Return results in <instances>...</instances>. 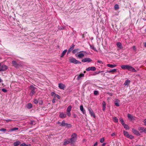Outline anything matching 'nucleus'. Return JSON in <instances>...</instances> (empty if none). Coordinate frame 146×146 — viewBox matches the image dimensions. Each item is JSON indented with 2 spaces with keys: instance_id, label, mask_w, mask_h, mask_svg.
I'll return each instance as SVG.
<instances>
[{
  "instance_id": "obj_1",
  "label": "nucleus",
  "mask_w": 146,
  "mask_h": 146,
  "mask_svg": "<svg viewBox=\"0 0 146 146\" xmlns=\"http://www.w3.org/2000/svg\"><path fill=\"white\" fill-rule=\"evenodd\" d=\"M121 68L124 70H127L129 71L132 72H136V71L135 69L132 66H129V65H123L121 66Z\"/></svg>"
},
{
  "instance_id": "obj_2",
  "label": "nucleus",
  "mask_w": 146,
  "mask_h": 146,
  "mask_svg": "<svg viewBox=\"0 0 146 146\" xmlns=\"http://www.w3.org/2000/svg\"><path fill=\"white\" fill-rule=\"evenodd\" d=\"M71 145L73 144L76 141L77 139V135L75 133H73L71 135V138L69 139Z\"/></svg>"
},
{
  "instance_id": "obj_3",
  "label": "nucleus",
  "mask_w": 146,
  "mask_h": 146,
  "mask_svg": "<svg viewBox=\"0 0 146 146\" xmlns=\"http://www.w3.org/2000/svg\"><path fill=\"white\" fill-rule=\"evenodd\" d=\"M36 88L34 87L33 85H31L29 87V89L31 90L29 95L31 97H32L34 95L35 93V90Z\"/></svg>"
},
{
  "instance_id": "obj_4",
  "label": "nucleus",
  "mask_w": 146,
  "mask_h": 146,
  "mask_svg": "<svg viewBox=\"0 0 146 146\" xmlns=\"http://www.w3.org/2000/svg\"><path fill=\"white\" fill-rule=\"evenodd\" d=\"M70 62L73 63L74 64H81V62L73 58H70L69 59Z\"/></svg>"
},
{
  "instance_id": "obj_5",
  "label": "nucleus",
  "mask_w": 146,
  "mask_h": 146,
  "mask_svg": "<svg viewBox=\"0 0 146 146\" xmlns=\"http://www.w3.org/2000/svg\"><path fill=\"white\" fill-rule=\"evenodd\" d=\"M60 126H61L62 127L64 126L65 127H72V125L70 124H68L66 123H65V120H63L61 123L60 125Z\"/></svg>"
},
{
  "instance_id": "obj_6",
  "label": "nucleus",
  "mask_w": 146,
  "mask_h": 146,
  "mask_svg": "<svg viewBox=\"0 0 146 146\" xmlns=\"http://www.w3.org/2000/svg\"><path fill=\"white\" fill-rule=\"evenodd\" d=\"M8 68V67L6 65H1V66L0 67V72L5 71Z\"/></svg>"
},
{
  "instance_id": "obj_7",
  "label": "nucleus",
  "mask_w": 146,
  "mask_h": 146,
  "mask_svg": "<svg viewBox=\"0 0 146 146\" xmlns=\"http://www.w3.org/2000/svg\"><path fill=\"white\" fill-rule=\"evenodd\" d=\"M92 61V59L89 58H86L83 59L82 60V62H90Z\"/></svg>"
},
{
  "instance_id": "obj_8",
  "label": "nucleus",
  "mask_w": 146,
  "mask_h": 146,
  "mask_svg": "<svg viewBox=\"0 0 146 146\" xmlns=\"http://www.w3.org/2000/svg\"><path fill=\"white\" fill-rule=\"evenodd\" d=\"M96 68L94 66L89 67L86 69V70L87 71H89L90 70L92 71H94L96 70Z\"/></svg>"
},
{
  "instance_id": "obj_9",
  "label": "nucleus",
  "mask_w": 146,
  "mask_h": 146,
  "mask_svg": "<svg viewBox=\"0 0 146 146\" xmlns=\"http://www.w3.org/2000/svg\"><path fill=\"white\" fill-rule=\"evenodd\" d=\"M88 110L91 116L95 118L96 117V116L92 110L91 108H89L88 109Z\"/></svg>"
},
{
  "instance_id": "obj_10",
  "label": "nucleus",
  "mask_w": 146,
  "mask_h": 146,
  "mask_svg": "<svg viewBox=\"0 0 146 146\" xmlns=\"http://www.w3.org/2000/svg\"><path fill=\"white\" fill-rule=\"evenodd\" d=\"M116 45L117 47L118 48L117 50H119L120 49L123 50V47L122 46L121 43L120 42H118L116 44Z\"/></svg>"
},
{
  "instance_id": "obj_11",
  "label": "nucleus",
  "mask_w": 146,
  "mask_h": 146,
  "mask_svg": "<svg viewBox=\"0 0 146 146\" xmlns=\"http://www.w3.org/2000/svg\"><path fill=\"white\" fill-rule=\"evenodd\" d=\"M58 87L60 89L64 90L66 86L64 84L60 83L58 84Z\"/></svg>"
},
{
  "instance_id": "obj_12",
  "label": "nucleus",
  "mask_w": 146,
  "mask_h": 146,
  "mask_svg": "<svg viewBox=\"0 0 146 146\" xmlns=\"http://www.w3.org/2000/svg\"><path fill=\"white\" fill-rule=\"evenodd\" d=\"M59 117L61 118H64L66 117V115L63 112H60Z\"/></svg>"
},
{
  "instance_id": "obj_13",
  "label": "nucleus",
  "mask_w": 146,
  "mask_h": 146,
  "mask_svg": "<svg viewBox=\"0 0 146 146\" xmlns=\"http://www.w3.org/2000/svg\"><path fill=\"white\" fill-rule=\"evenodd\" d=\"M75 45L73 44L70 47L69 49H68V52H67V54H68L74 49Z\"/></svg>"
},
{
  "instance_id": "obj_14",
  "label": "nucleus",
  "mask_w": 146,
  "mask_h": 146,
  "mask_svg": "<svg viewBox=\"0 0 146 146\" xmlns=\"http://www.w3.org/2000/svg\"><path fill=\"white\" fill-rule=\"evenodd\" d=\"M117 69H114L110 70H108L107 72H106V73H111L112 74H114V73L117 72Z\"/></svg>"
},
{
  "instance_id": "obj_15",
  "label": "nucleus",
  "mask_w": 146,
  "mask_h": 146,
  "mask_svg": "<svg viewBox=\"0 0 146 146\" xmlns=\"http://www.w3.org/2000/svg\"><path fill=\"white\" fill-rule=\"evenodd\" d=\"M12 64L15 67V68H18L19 65L18 64L17 62L15 61H12Z\"/></svg>"
},
{
  "instance_id": "obj_16",
  "label": "nucleus",
  "mask_w": 146,
  "mask_h": 146,
  "mask_svg": "<svg viewBox=\"0 0 146 146\" xmlns=\"http://www.w3.org/2000/svg\"><path fill=\"white\" fill-rule=\"evenodd\" d=\"M68 144L71 145V142L69 139H68L67 140H65L63 143V145H65Z\"/></svg>"
},
{
  "instance_id": "obj_17",
  "label": "nucleus",
  "mask_w": 146,
  "mask_h": 146,
  "mask_svg": "<svg viewBox=\"0 0 146 146\" xmlns=\"http://www.w3.org/2000/svg\"><path fill=\"white\" fill-rule=\"evenodd\" d=\"M132 132L134 134L137 136H139L140 135L139 131L137 130L132 129Z\"/></svg>"
},
{
  "instance_id": "obj_18",
  "label": "nucleus",
  "mask_w": 146,
  "mask_h": 146,
  "mask_svg": "<svg viewBox=\"0 0 146 146\" xmlns=\"http://www.w3.org/2000/svg\"><path fill=\"white\" fill-rule=\"evenodd\" d=\"M138 129L140 131L146 133V128H145L143 127H139L138 128Z\"/></svg>"
},
{
  "instance_id": "obj_19",
  "label": "nucleus",
  "mask_w": 146,
  "mask_h": 146,
  "mask_svg": "<svg viewBox=\"0 0 146 146\" xmlns=\"http://www.w3.org/2000/svg\"><path fill=\"white\" fill-rule=\"evenodd\" d=\"M83 51H81L79 52V54L78 55V57L80 58H82L84 56V54L83 53H80L82 52H83Z\"/></svg>"
},
{
  "instance_id": "obj_20",
  "label": "nucleus",
  "mask_w": 146,
  "mask_h": 146,
  "mask_svg": "<svg viewBox=\"0 0 146 146\" xmlns=\"http://www.w3.org/2000/svg\"><path fill=\"white\" fill-rule=\"evenodd\" d=\"M80 109L83 114L86 113V110H84V108L82 105H81L80 106Z\"/></svg>"
},
{
  "instance_id": "obj_21",
  "label": "nucleus",
  "mask_w": 146,
  "mask_h": 146,
  "mask_svg": "<svg viewBox=\"0 0 146 146\" xmlns=\"http://www.w3.org/2000/svg\"><path fill=\"white\" fill-rule=\"evenodd\" d=\"M106 105V104L105 102L104 101H103L102 103V105L103 107L102 110L104 111L105 110Z\"/></svg>"
},
{
  "instance_id": "obj_22",
  "label": "nucleus",
  "mask_w": 146,
  "mask_h": 146,
  "mask_svg": "<svg viewBox=\"0 0 146 146\" xmlns=\"http://www.w3.org/2000/svg\"><path fill=\"white\" fill-rule=\"evenodd\" d=\"M119 100H116L115 101L114 104L116 106H119Z\"/></svg>"
},
{
  "instance_id": "obj_23",
  "label": "nucleus",
  "mask_w": 146,
  "mask_h": 146,
  "mask_svg": "<svg viewBox=\"0 0 146 146\" xmlns=\"http://www.w3.org/2000/svg\"><path fill=\"white\" fill-rule=\"evenodd\" d=\"M84 74L83 73L80 74L77 77V80H80L81 78L82 77H83L84 76Z\"/></svg>"
},
{
  "instance_id": "obj_24",
  "label": "nucleus",
  "mask_w": 146,
  "mask_h": 146,
  "mask_svg": "<svg viewBox=\"0 0 146 146\" xmlns=\"http://www.w3.org/2000/svg\"><path fill=\"white\" fill-rule=\"evenodd\" d=\"M26 107L27 108L30 109L33 107V105L29 103L27 105Z\"/></svg>"
},
{
  "instance_id": "obj_25",
  "label": "nucleus",
  "mask_w": 146,
  "mask_h": 146,
  "mask_svg": "<svg viewBox=\"0 0 146 146\" xmlns=\"http://www.w3.org/2000/svg\"><path fill=\"white\" fill-rule=\"evenodd\" d=\"M21 144V142L19 141H18L15 142L14 143L13 145L14 146H17L18 145H19Z\"/></svg>"
},
{
  "instance_id": "obj_26",
  "label": "nucleus",
  "mask_w": 146,
  "mask_h": 146,
  "mask_svg": "<svg viewBox=\"0 0 146 146\" xmlns=\"http://www.w3.org/2000/svg\"><path fill=\"white\" fill-rule=\"evenodd\" d=\"M127 117L129 119H130V120H133V117L131 114H128L127 115Z\"/></svg>"
},
{
  "instance_id": "obj_27",
  "label": "nucleus",
  "mask_w": 146,
  "mask_h": 146,
  "mask_svg": "<svg viewBox=\"0 0 146 146\" xmlns=\"http://www.w3.org/2000/svg\"><path fill=\"white\" fill-rule=\"evenodd\" d=\"M130 82L129 80H125V82L124 84V85L125 86H128L129 85Z\"/></svg>"
},
{
  "instance_id": "obj_28",
  "label": "nucleus",
  "mask_w": 146,
  "mask_h": 146,
  "mask_svg": "<svg viewBox=\"0 0 146 146\" xmlns=\"http://www.w3.org/2000/svg\"><path fill=\"white\" fill-rule=\"evenodd\" d=\"M107 66L108 67L111 68H113L115 67L117 65H116L115 64H107Z\"/></svg>"
},
{
  "instance_id": "obj_29",
  "label": "nucleus",
  "mask_w": 146,
  "mask_h": 146,
  "mask_svg": "<svg viewBox=\"0 0 146 146\" xmlns=\"http://www.w3.org/2000/svg\"><path fill=\"white\" fill-rule=\"evenodd\" d=\"M67 50L66 49L65 50L63 51V52H62V53L60 56V57L61 58L63 57L64 56V55L66 54V52H67Z\"/></svg>"
},
{
  "instance_id": "obj_30",
  "label": "nucleus",
  "mask_w": 146,
  "mask_h": 146,
  "mask_svg": "<svg viewBox=\"0 0 146 146\" xmlns=\"http://www.w3.org/2000/svg\"><path fill=\"white\" fill-rule=\"evenodd\" d=\"M119 121L121 123L122 125L123 126L125 124V122L122 118H120L119 119Z\"/></svg>"
},
{
  "instance_id": "obj_31",
  "label": "nucleus",
  "mask_w": 146,
  "mask_h": 146,
  "mask_svg": "<svg viewBox=\"0 0 146 146\" xmlns=\"http://www.w3.org/2000/svg\"><path fill=\"white\" fill-rule=\"evenodd\" d=\"M72 108V106H69L66 110V112L70 111Z\"/></svg>"
},
{
  "instance_id": "obj_32",
  "label": "nucleus",
  "mask_w": 146,
  "mask_h": 146,
  "mask_svg": "<svg viewBox=\"0 0 146 146\" xmlns=\"http://www.w3.org/2000/svg\"><path fill=\"white\" fill-rule=\"evenodd\" d=\"M114 8L115 10H117L119 9V5L117 4H116L114 6Z\"/></svg>"
},
{
  "instance_id": "obj_33",
  "label": "nucleus",
  "mask_w": 146,
  "mask_h": 146,
  "mask_svg": "<svg viewBox=\"0 0 146 146\" xmlns=\"http://www.w3.org/2000/svg\"><path fill=\"white\" fill-rule=\"evenodd\" d=\"M125 129L126 130H129V126L127 124H125L123 125Z\"/></svg>"
},
{
  "instance_id": "obj_34",
  "label": "nucleus",
  "mask_w": 146,
  "mask_h": 146,
  "mask_svg": "<svg viewBox=\"0 0 146 146\" xmlns=\"http://www.w3.org/2000/svg\"><path fill=\"white\" fill-rule=\"evenodd\" d=\"M20 146H31V145L30 144L27 145L25 143H23L21 144Z\"/></svg>"
},
{
  "instance_id": "obj_35",
  "label": "nucleus",
  "mask_w": 146,
  "mask_h": 146,
  "mask_svg": "<svg viewBox=\"0 0 146 146\" xmlns=\"http://www.w3.org/2000/svg\"><path fill=\"white\" fill-rule=\"evenodd\" d=\"M19 128L17 127H14L13 128L11 129L10 130V131H13L16 130H18Z\"/></svg>"
},
{
  "instance_id": "obj_36",
  "label": "nucleus",
  "mask_w": 146,
  "mask_h": 146,
  "mask_svg": "<svg viewBox=\"0 0 146 146\" xmlns=\"http://www.w3.org/2000/svg\"><path fill=\"white\" fill-rule=\"evenodd\" d=\"M90 45V47L91 49L94 50L95 51H97V50L96 48L94 47V46L93 45Z\"/></svg>"
},
{
  "instance_id": "obj_37",
  "label": "nucleus",
  "mask_w": 146,
  "mask_h": 146,
  "mask_svg": "<svg viewBox=\"0 0 146 146\" xmlns=\"http://www.w3.org/2000/svg\"><path fill=\"white\" fill-rule=\"evenodd\" d=\"M113 119L115 123H117L118 122V119L117 117H113Z\"/></svg>"
},
{
  "instance_id": "obj_38",
  "label": "nucleus",
  "mask_w": 146,
  "mask_h": 146,
  "mask_svg": "<svg viewBox=\"0 0 146 146\" xmlns=\"http://www.w3.org/2000/svg\"><path fill=\"white\" fill-rule=\"evenodd\" d=\"M38 102L40 105H42L43 104V101L42 100H40V98L38 99Z\"/></svg>"
},
{
  "instance_id": "obj_39",
  "label": "nucleus",
  "mask_w": 146,
  "mask_h": 146,
  "mask_svg": "<svg viewBox=\"0 0 146 146\" xmlns=\"http://www.w3.org/2000/svg\"><path fill=\"white\" fill-rule=\"evenodd\" d=\"M123 134L124 136H127L129 134L126 131H123Z\"/></svg>"
},
{
  "instance_id": "obj_40",
  "label": "nucleus",
  "mask_w": 146,
  "mask_h": 146,
  "mask_svg": "<svg viewBox=\"0 0 146 146\" xmlns=\"http://www.w3.org/2000/svg\"><path fill=\"white\" fill-rule=\"evenodd\" d=\"M79 50V49H76L73 50L72 51V52L74 54L76 52H77L78 50Z\"/></svg>"
},
{
  "instance_id": "obj_41",
  "label": "nucleus",
  "mask_w": 146,
  "mask_h": 146,
  "mask_svg": "<svg viewBox=\"0 0 146 146\" xmlns=\"http://www.w3.org/2000/svg\"><path fill=\"white\" fill-rule=\"evenodd\" d=\"M30 124L32 125H35L36 124V122L34 121H31L30 122Z\"/></svg>"
},
{
  "instance_id": "obj_42",
  "label": "nucleus",
  "mask_w": 146,
  "mask_h": 146,
  "mask_svg": "<svg viewBox=\"0 0 146 146\" xmlns=\"http://www.w3.org/2000/svg\"><path fill=\"white\" fill-rule=\"evenodd\" d=\"M133 50L135 52H136L137 51V48L135 46H133L132 47Z\"/></svg>"
},
{
  "instance_id": "obj_43",
  "label": "nucleus",
  "mask_w": 146,
  "mask_h": 146,
  "mask_svg": "<svg viewBox=\"0 0 146 146\" xmlns=\"http://www.w3.org/2000/svg\"><path fill=\"white\" fill-rule=\"evenodd\" d=\"M33 102L35 104H37L38 103V100H37L36 99H34L33 100Z\"/></svg>"
},
{
  "instance_id": "obj_44",
  "label": "nucleus",
  "mask_w": 146,
  "mask_h": 146,
  "mask_svg": "<svg viewBox=\"0 0 146 146\" xmlns=\"http://www.w3.org/2000/svg\"><path fill=\"white\" fill-rule=\"evenodd\" d=\"M7 131V130L6 129L2 128L1 129H0V131H2L3 132H5Z\"/></svg>"
},
{
  "instance_id": "obj_45",
  "label": "nucleus",
  "mask_w": 146,
  "mask_h": 146,
  "mask_svg": "<svg viewBox=\"0 0 146 146\" xmlns=\"http://www.w3.org/2000/svg\"><path fill=\"white\" fill-rule=\"evenodd\" d=\"M98 93L99 92L98 91L96 90L94 92V94L95 95H97L98 94Z\"/></svg>"
},
{
  "instance_id": "obj_46",
  "label": "nucleus",
  "mask_w": 146,
  "mask_h": 146,
  "mask_svg": "<svg viewBox=\"0 0 146 146\" xmlns=\"http://www.w3.org/2000/svg\"><path fill=\"white\" fill-rule=\"evenodd\" d=\"M104 138L103 137L102 138H101L100 139V141L101 143H102L104 142Z\"/></svg>"
},
{
  "instance_id": "obj_47",
  "label": "nucleus",
  "mask_w": 146,
  "mask_h": 146,
  "mask_svg": "<svg viewBox=\"0 0 146 146\" xmlns=\"http://www.w3.org/2000/svg\"><path fill=\"white\" fill-rule=\"evenodd\" d=\"M56 100V97H54L53 99L52 100V102L53 103H55L56 102L55 101Z\"/></svg>"
},
{
  "instance_id": "obj_48",
  "label": "nucleus",
  "mask_w": 146,
  "mask_h": 146,
  "mask_svg": "<svg viewBox=\"0 0 146 146\" xmlns=\"http://www.w3.org/2000/svg\"><path fill=\"white\" fill-rule=\"evenodd\" d=\"M51 96H54L55 97V95H56V94L54 92H52L51 93Z\"/></svg>"
},
{
  "instance_id": "obj_49",
  "label": "nucleus",
  "mask_w": 146,
  "mask_h": 146,
  "mask_svg": "<svg viewBox=\"0 0 146 146\" xmlns=\"http://www.w3.org/2000/svg\"><path fill=\"white\" fill-rule=\"evenodd\" d=\"M103 72V71H98V72H95V74H94L93 75H96V74H99V73H101V72Z\"/></svg>"
},
{
  "instance_id": "obj_50",
  "label": "nucleus",
  "mask_w": 146,
  "mask_h": 146,
  "mask_svg": "<svg viewBox=\"0 0 146 146\" xmlns=\"http://www.w3.org/2000/svg\"><path fill=\"white\" fill-rule=\"evenodd\" d=\"M67 115L69 117H70L71 116V115L70 111L67 112Z\"/></svg>"
},
{
  "instance_id": "obj_51",
  "label": "nucleus",
  "mask_w": 146,
  "mask_h": 146,
  "mask_svg": "<svg viewBox=\"0 0 146 146\" xmlns=\"http://www.w3.org/2000/svg\"><path fill=\"white\" fill-rule=\"evenodd\" d=\"M55 97H57L58 99H60V96L59 95H58V94H56V95H55Z\"/></svg>"
},
{
  "instance_id": "obj_52",
  "label": "nucleus",
  "mask_w": 146,
  "mask_h": 146,
  "mask_svg": "<svg viewBox=\"0 0 146 146\" xmlns=\"http://www.w3.org/2000/svg\"><path fill=\"white\" fill-rule=\"evenodd\" d=\"M2 91L4 92H6L7 90L5 88H3L2 89Z\"/></svg>"
},
{
  "instance_id": "obj_53",
  "label": "nucleus",
  "mask_w": 146,
  "mask_h": 146,
  "mask_svg": "<svg viewBox=\"0 0 146 146\" xmlns=\"http://www.w3.org/2000/svg\"><path fill=\"white\" fill-rule=\"evenodd\" d=\"M129 138L130 139H132L134 138V137L131 135H130L129 137Z\"/></svg>"
},
{
  "instance_id": "obj_54",
  "label": "nucleus",
  "mask_w": 146,
  "mask_h": 146,
  "mask_svg": "<svg viewBox=\"0 0 146 146\" xmlns=\"http://www.w3.org/2000/svg\"><path fill=\"white\" fill-rule=\"evenodd\" d=\"M97 62L99 63L100 64H103L102 62L100 60H98Z\"/></svg>"
},
{
  "instance_id": "obj_55",
  "label": "nucleus",
  "mask_w": 146,
  "mask_h": 146,
  "mask_svg": "<svg viewBox=\"0 0 146 146\" xmlns=\"http://www.w3.org/2000/svg\"><path fill=\"white\" fill-rule=\"evenodd\" d=\"M11 121V120L10 119H7L6 120V121L7 122H10Z\"/></svg>"
},
{
  "instance_id": "obj_56",
  "label": "nucleus",
  "mask_w": 146,
  "mask_h": 146,
  "mask_svg": "<svg viewBox=\"0 0 146 146\" xmlns=\"http://www.w3.org/2000/svg\"><path fill=\"white\" fill-rule=\"evenodd\" d=\"M73 115L74 117L75 118H76L77 117V115L75 114H73Z\"/></svg>"
},
{
  "instance_id": "obj_57",
  "label": "nucleus",
  "mask_w": 146,
  "mask_h": 146,
  "mask_svg": "<svg viewBox=\"0 0 146 146\" xmlns=\"http://www.w3.org/2000/svg\"><path fill=\"white\" fill-rule=\"evenodd\" d=\"M97 144H98V143L97 142H96L95 144H94V145H93V146H97Z\"/></svg>"
},
{
  "instance_id": "obj_58",
  "label": "nucleus",
  "mask_w": 146,
  "mask_h": 146,
  "mask_svg": "<svg viewBox=\"0 0 146 146\" xmlns=\"http://www.w3.org/2000/svg\"><path fill=\"white\" fill-rule=\"evenodd\" d=\"M146 120V119H145V120ZM144 123V125L145 126H146V121H143Z\"/></svg>"
},
{
  "instance_id": "obj_59",
  "label": "nucleus",
  "mask_w": 146,
  "mask_h": 146,
  "mask_svg": "<svg viewBox=\"0 0 146 146\" xmlns=\"http://www.w3.org/2000/svg\"><path fill=\"white\" fill-rule=\"evenodd\" d=\"M115 133H113L112 134H111V136H115Z\"/></svg>"
},
{
  "instance_id": "obj_60",
  "label": "nucleus",
  "mask_w": 146,
  "mask_h": 146,
  "mask_svg": "<svg viewBox=\"0 0 146 146\" xmlns=\"http://www.w3.org/2000/svg\"><path fill=\"white\" fill-rule=\"evenodd\" d=\"M61 123H60V122L59 121H58L57 122V123L58 124H60V125L61 124Z\"/></svg>"
},
{
  "instance_id": "obj_61",
  "label": "nucleus",
  "mask_w": 146,
  "mask_h": 146,
  "mask_svg": "<svg viewBox=\"0 0 146 146\" xmlns=\"http://www.w3.org/2000/svg\"><path fill=\"white\" fill-rule=\"evenodd\" d=\"M106 143H103L102 145V146H105V145H106Z\"/></svg>"
},
{
  "instance_id": "obj_62",
  "label": "nucleus",
  "mask_w": 146,
  "mask_h": 146,
  "mask_svg": "<svg viewBox=\"0 0 146 146\" xmlns=\"http://www.w3.org/2000/svg\"><path fill=\"white\" fill-rule=\"evenodd\" d=\"M3 82V80L0 78V83H1Z\"/></svg>"
},
{
  "instance_id": "obj_63",
  "label": "nucleus",
  "mask_w": 146,
  "mask_h": 146,
  "mask_svg": "<svg viewBox=\"0 0 146 146\" xmlns=\"http://www.w3.org/2000/svg\"><path fill=\"white\" fill-rule=\"evenodd\" d=\"M130 135H129V134L127 136H126V137L128 138H129V136Z\"/></svg>"
},
{
  "instance_id": "obj_64",
  "label": "nucleus",
  "mask_w": 146,
  "mask_h": 146,
  "mask_svg": "<svg viewBox=\"0 0 146 146\" xmlns=\"http://www.w3.org/2000/svg\"><path fill=\"white\" fill-rule=\"evenodd\" d=\"M144 45L146 47V42H145L144 43Z\"/></svg>"
}]
</instances>
